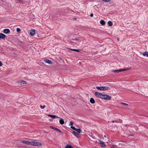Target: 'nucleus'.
<instances>
[{
	"label": "nucleus",
	"mask_w": 148,
	"mask_h": 148,
	"mask_svg": "<svg viewBox=\"0 0 148 148\" xmlns=\"http://www.w3.org/2000/svg\"><path fill=\"white\" fill-rule=\"evenodd\" d=\"M40 107L42 109H43L45 107V105L42 106L41 105H40Z\"/></svg>",
	"instance_id": "30"
},
{
	"label": "nucleus",
	"mask_w": 148,
	"mask_h": 148,
	"mask_svg": "<svg viewBox=\"0 0 148 148\" xmlns=\"http://www.w3.org/2000/svg\"><path fill=\"white\" fill-rule=\"evenodd\" d=\"M109 89V87L107 86H102V90H105Z\"/></svg>",
	"instance_id": "15"
},
{
	"label": "nucleus",
	"mask_w": 148,
	"mask_h": 148,
	"mask_svg": "<svg viewBox=\"0 0 148 148\" xmlns=\"http://www.w3.org/2000/svg\"><path fill=\"white\" fill-rule=\"evenodd\" d=\"M10 32V30L8 29H5L3 30V33L5 34H7Z\"/></svg>",
	"instance_id": "10"
},
{
	"label": "nucleus",
	"mask_w": 148,
	"mask_h": 148,
	"mask_svg": "<svg viewBox=\"0 0 148 148\" xmlns=\"http://www.w3.org/2000/svg\"><path fill=\"white\" fill-rule=\"evenodd\" d=\"M59 59L60 60H62V58L61 57H60L59 58Z\"/></svg>",
	"instance_id": "38"
},
{
	"label": "nucleus",
	"mask_w": 148,
	"mask_h": 148,
	"mask_svg": "<svg viewBox=\"0 0 148 148\" xmlns=\"http://www.w3.org/2000/svg\"><path fill=\"white\" fill-rule=\"evenodd\" d=\"M71 128L74 130L75 131L76 130V128L75 127L73 126H71Z\"/></svg>",
	"instance_id": "29"
},
{
	"label": "nucleus",
	"mask_w": 148,
	"mask_h": 148,
	"mask_svg": "<svg viewBox=\"0 0 148 148\" xmlns=\"http://www.w3.org/2000/svg\"><path fill=\"white\" fill-rule=\"evenodd\" d=\"M90 16L91 17H92L93 16V14L92 13H91L90 14Z\"/></svg>",
	"instance_id": "37"
},
{
	"label": "nucleus",
	"mask_w": 148,
	"mask_h": 148,
	"mask_svg": "<svg viewBox=\"0 0 148 148\" xmlns=\"http://www.w3.org/2000/svg\"><path fill=\"white\" fill-rule=\"evenodd\" d=\"M119 121H120L119 122H120V123L122 122V120H120Z\"/></svg>",
	"instance_id": "39"
},
{
	"label": "nucleus",
	"mask_w": 148,
	"mask_h": 148,
	"mask_svg": "<svg viewBox=\"0 0 148 148\" xmlns=\"http://www.w3.org/2000/svg\"><path fill=\"white\" fill-rule=\"evenodd\" d=\"M3 65V64H2V62L0 61V66H2Z\"/></svg>",
	"instance_id": "36"
},
{
	"label": "nucleus",
	"mask_w": 148,
	"mask_h": 148,
	"mask_svg": "<svg viewBox=\"0 0 148 148\" xmlns=\"http://www.w3.org/2000/svg\"><path fill=\"white\" fill-rule=\"evenodd\" d=\"M75 131H76L78 133H80L81 132V130L80 128H79L78 129H76V130Z\"/></svg>",
	"instance_id": "22"
},
{
	"label": "nucleus",
	"mask_w": 148,
	"mask_h": 148,
	"mask_svg": "<svg viewBox=\"0 0 148 148\" xmlns=\"http://www.w3.org/2000/svg\"><path fill=\"white\" fill-rule=\"evenodd\" d=\"M48 116H50V117L52 118L53 119L54 118H60V117H58V116H56V115H54L51 114H49L48 115Z\"/></svg>",
	"instance_id": "8"
},
{
	"label": "nucleus",
	"mask_w": 148,
	"mask_h": 148,
	"mask_svg": "<svg viewBox=\"0 0 148 148\" xmlns=\"http://www.w3.org/2000/svg\"><path fill=\"white\" fill-rule=\"evenodd\" d=\"M50 127L51 128V129H54V130H55L56 131H57L59 132L60 133H62V134L63 133V132H62V131H61L59 129L57 128H56L55 127H52V126H50Z\"/></svg>",
	"instance_id": "4"
},
{
	"label": "nucleus",
	"mask_w": 148,
	"mask_h": 148,
	"mask_svg": "<svg viewBox=\"0 0 148 148\" xmlns=\"http://www.w3.org/2000/svg\"><path fill=\"white\" fill-rule=\"evenodd\" d=\"M98 141L100 142V144L102 147H104L106 146V145L104 144L103 142L100 140H98Z\"/></svg>",
	"instance_id": "5"
},
{
	"label": "nucleus",
	"mask_w": 148,
	"mask_h": 148,
	"mask_svg": "<svg viewBox=\"0 0 148 148\" xmlns=\"http://www.w3.org/2000/svg\"><path fill=\"white\" fill-rule=\"evenodd\" d=\"M6 37V35L2 33H0V38L4 39Z\"/></svg>",
	"instance_id": "11"
},
{
	"label": "nucleus",
	"mask_w": 148,
	"mask_h": 148,
	"mask_svg": "<svg viewBox=\"0 0 148 148\" xmlns=\"http://www.w3.org/2000/svg\"><path fill=\"white\" fill-rule=\"evenodd\" d=\"M30 145L33 146H37L38 147L41 146L42 145L39 142L32 141L30 142Z\"/></svg>",
	"instance_id": "1"
},
{
	"label": "nucleus",
	"mask_w": 148,
	"mask_h": 148,
	"mask_svg": "<svg viewBox=\"0 0 148 148\" xmlns=\"http://www.w3.org/2000/svg\"><path fill=\"white\" fill-rule=\"evenodd\" d=\"M96 88L98 90H102V86H100V87H96Z\"/></svg>",
	"instance_id": "23"
},
{
	"label": "nucleus",
	"mask_w": 148,
	"mask_h": 148,
	"mask_svg": "<svg viewBox=\"0 0 148 148\" xmlns=\"http://www.w3.org/2000/svg\"><path fill=\"white\" fill-rule=\"evenodd\" d=\"M44 61L46 63H48L49 64H52V63L51 61L47 59H46L44 60Z\"/></svg>",
	"instance_id": "7"
},
{
	"label": "nucleus",
	"mask_w": 148,
	"mask_h": 148,
	"mask_svg": "<svg viewBox=\"0 0 148 148\" xmlns=\"http://www.w3.org/2000/svg\"><path fill=\"white\" fill-rule=\"evenodd\" d=\"M108 25L110 26H111L113 24V23L111 21H109L108 23Z\"/></svg>",
	"instance_id": "19"
},
{
	"label": "nucleus",
	"mask_w": 148,
	"mask_h": 148,
	"mask_svg": "<svg viewBox=\"0 0 148 148\" xmlns=\"http://www.w3.org/2000/svg\"><path fill=\"white\" fill-rule=\"evenodd\" d=\"M117 40L118 41L119 40V38H117Z\"/></svg>",
	"instance_id": "41"
},
{
	"label": "nucleus",
	"mask_w": 148,
	"mask_h": 148,
	"mask_svg": "<svg viewBox=\"0 0 148 148\" xmlns=\"http://www.w3.org/2000/svg\"><path fill=\"white\" fill-rule=\"evenodd\" d=\"M105 141H107V143H108V142L110 143H111V141L110 140L109 138L108 137H106V140H105Z\"/></svg>",
	"instance_id": "21"
},
{
	"label": "nucleus",
	"mask_w": 148,
	"mask_h": 148,
	"mask_svg": "<svg viewBox=\"0 0 148 148\" xmlns=\"http://www.w3.org/2000/svg\"><path fill=\"white\" fill-rule=\"evenodd\" d=\"M101 24L102 25H105V21L103 20H101L100 22Z\"/></svg>",
	"instance_id": "17"
},
{
	"label": "nucleus",
	"mask_w": 148,
	"mask_h": 148,
	"mask_svg": "<svg viewBox=\"0 0 148 148\" xmlns=\"http://www.w3.org/2000/svg\"><path fill=\"white\" fill-rule=\"evenodd\" d=\"M30 34L31 36H34L35 34V31L34 29L32 30L30 32Z\"/></svg>",
	"instance_id": "12"
},
{
	"label": "nucleus",
	"mask_w": 148,
	"mask_h": 148,
	"mask_svg": "<svg viewBox=\"0 0 148 148\" xmlns=\"http://www.w3.org/2000/svg\"><path fill=\"white\" fill-rule=\"evenodd\" d=\"M111 0H102L103 1L108 2L110 1Z\"/></svg>",
	"instance_id": "34"
},
{
	"label": "nucleus",
	"mask_w": 148,
	"mask_h": 148,
	"mask_svg": "<svg viewBox=\"0 0 148 148\" xmlns=\"http://www.w3.org/2000/svg\"><path fill=\"white\" fill-rule=\"evenodd\" d=\"M119 145H121V146L122 147V146H123V145H124V144H121V143H119Z\"/></svg>",
	"instance_id": "35"
},
{
	"label": "nucleus",
	"mask_w": 148,
	"mask_h": 148,
	"mask_svg": "<svg viewBox=\"0 0 148 148\" xmlns=\"http://www.w3.org/2000/svg\"><path fill=\"white\" fill-rule=\"evenodd\" d=\"M65 148H73V147L71 145H67Z\"/></svg>",
	"instance_id": "25"
},
{
	"label": "nucleus",
	"mask_w": 148,
	"mask_h": 148,
	"mask_svg": "<svg viewBox=\"0 0 148 148\" xmlns=\"http://www.w3.org/2000/svg\"><path fill=\"white\" fill-rule=\"evenodd\" d=\"M120 103L124 105H126V106L128 105V104H127V103H124L121 102Z\"/></svg>",
	"instance_id": "28"
},
{
	"label": "nucleus",
	"mask_w": 148,
	"mask_h": 148,
	"mask_svg": "<svg viewBox=\"0 0 148 148\" xmlns=\"http://www.w3.org/2000/svg\"><path fill=\"white\" fill-rule=\"evenodd\" d=\"M104 137H106V135H105L104 136Z\"/></svg>",
	"instance_id": "40"
},
{
	"label": "nucleus",
	"mask_w": 148,
	"mask_h": 148,
	"mask_svg": "<svg viewBox=\"0 0 148 148\" xmlns=\"http://www.w3.org/2000/svg\"><path fill=\"white\" fill-rule=\"evenodd\" d=\"M72 133L77 137H79V134H77L76 132L73 131L72 132Z\"/></svg>",
	"instance_id": "13"
},
{
	"label": "nucleus",
	"mask_w": 148,
	"mask_h": 148,
	"mask_svg": "<svg viewBox=\"0 0 148 148\" xmlns=\"http://www.w3.org/2000/svg\"><path fill=\"white\" fill-rule=\"evenodd\" d=\"M112 122H113V123H114V121H112Z\"/></svg>",
	"instance_id": "42"
},
{
	"label": "nucleus",
	"mask_w": 148,
	"mask_h": 148,
	"mask_svg": "<svg viewBox=\"0 0 148 148\" xmlns=\"http://www.w3.org/2000/svg\"><path fill=\"white\" fill-rule=\"evenodd\" d=\"M73 40H75L76 41H79V38H76L75 39H72Z\"/></svg>",
	"instance_id": "33"
},
{
	"label": "nucleus",
	"mask_w": 148,
	"mask_h": 148,
	"mask_svg": "<svg viewBox=\"0 0 148 148\" xmlns=\"http://www.w3.org/2000/svg\"><path fill=\"white\" fill-rule=\"evenodd\" d=\"M90 103H91L92 104L94 103L95 102V101L94 99L93 98H90Z\"/></svg>",
	"instance_id": "16"
},
{
	"label": "nucleus",
	"mask_w": 148,
	"mask_h": 148,
	"mask_svg": "<svg viewBox=\"0 0 148 148\" xmlns=\"http://www.w3.org/2000/svg\"><path fill=\"white\" fill-rule=\"evenodd\" d=\"M59 123L63 125L64 123V122L63 119H62L61 118L59 120Z\"/></svg>",
	"instance_id": "14"
},
{
	"label": "nucleus",
	"mask_w": 148,
	"mask_h": 148,
	"mask_svg": "<svg viewBox=\"0 0 148 148\" xmlns=\"http://www.w3.org/2000/svg\"><path fill=\"white\" fill-rule=\"evenodd\" d=\"M129 69H120V70H122V71L127 70H128Z\"/></svg>",
	"instance_id": "27"
},
{
	"label": "nucleus",
	"mask_w": 148,
	"mask_h": 148,
	"mask_svg": "<svg viewBox=\"0 0 148 148\" xmlns=\"http://www.w3.org/2000/svg\"><path fill=\"white\" fill-rule=\"evenodd\" d=\"M22 143L24 144H27V145H30V142L29 141H26L25 140H23L22 141Z\"/></svg>",
	"instance_id": "9"
},
{
	"label": "nucleus",
	"mask_w": 148,
	"mask_h": 148,
	"mask_svg": "<svg viewBox=\"0 0 148 148\" xmlns=\"http://www.w3.org/2000/svg\"><path fill=\"white\" fill-rule=\"evenodd\" d=\"M21 31V29L18 28L16 29V31L17 32H20Z\"/></svg>",
	"instance_id": "26"
},
{
	"label": "nucleus",
	"mask_w": 148,
	"mask_h": 148,
	"mask_svg": "<svg viewBox=\"0 0 148 148\" xmlns=\"http://www.w3.org/2000/svg\"><path fill=\"white\" fill-rule=\"evenodd\" d=\"M70 49L71 50L76 51V52H79V50L78 49Z\"/></svg>",
	"instance_id": "24"
},
{
	"label": "nucleus",
	"mask_w": 148,
	"mask_h": 148,
	"mask_svg": "<svg viewBox=\"0 0 148 148\" xmlns=\"http://www.w3.org/2000/svg\"><path fill=\"white\" fill-rule=\"evenodd\" d=\"M17 82L22 84H26L27 83V82L22 80L18 81Z\"/></svg>",
	"instance_id": "6"
},
{
	"label": "nucleus",
	"mask_w": 148,
	"mask_h": 148,
	"mask_svg": "<svg viewBox=\"0 0 148 148\" xmlns=\"http://www.w3.org/2000/svg\"><path fill=\"white\" fill-rule=\"evenodd\" d=\"M104 98L103 99H104L110 100L111 99V96H110L107 95H104Z\"/></svg>",
	"instance_id": "3"
},
{
	"label": "nucleus",
	"mask_w": 148,
	"mask_h": 148,
	"mask_svg": "<svg viewBox=\"0 0 148 148\" xmlns=\"http://www.w3.org/2000/svg\"><path fill=\"white\" fill-rule=\"evenodd\" d=\"M44 132H45V133H47V132H45V131Z\"/></svg>",
	"instance_id": "43"
},
{
	"label": "nucleus",
	"mask_w": 148,
	"mask_h": 148,
	"mask_svg": "<svg viewBox=\"0 0 148 148\" xmlns=\"http://www.w3.org/2000/svg\"><path fill=\"white\" fill-rule=\"evenodd\" d=\"M95 95L98 97H99L100 98L102 99H103L104 98V94H102L101 93H99L97 92H96L95 93Z\"/></svg>",
	"instance_id": "2"
},
{
	"label": "nucleus",
	"mask_w": 148,
	"mask_h": 148,
	"mask_svg": "<svg viewBox=\"0 0 148 148\" xmlns=\"http://www.w3.org/2000/svg\"><path fill=\"white\" fill-rule=\"evenodd\" d=\"M112 72H114L118 73L119 72H122V70H113Z\"/></svg>",
	"instance_id": "20"
},
{
	"label": "nucleus",
	"mask_w": 148,
	"mask_h": 148,
	"mask_svg": "<svg viewBox=\"0 0 148 148\" xmlns=\"http://www.w3.org/2000/svg\"><path fill=\"white\" fill-rule=\"evenodd\" d=\"M73 125V123L72 121H71L70 122V125L72 126Z\"/></svg>",
	"instance_id": "32"
},
{
	"label": "nucleus",
	"mask_w": 148,
	"mask_h": 148,
	"mask_svg": "<svg viewBox=\"0 0 148 148\" xmlns=\"http://www.w3.org/2000/svg\"><path fill=\"white\" fill-rule=\"evenodd\" d=\"M143 55L144 56H147L148 57V52L145 51L143 53Z\"/></svg>",
	"instance_id": "18"
},
{
	"label": "nucleus",
	"mask_w": 148,
	"mask_h": 148,
	"mask_svg": "<svg viewBox=\"0 0 148 148\" xmlns=\"http://www.w3.org/2000/svg\"><path fill=\"white\" fill-rule=\"evenodd\" d=\"M117 146L115 145H113L111 147V148H115Z\"/></svg>",
	"instance_id": "31"
}]
</instances>
